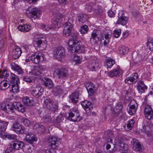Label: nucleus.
<instances>
[{
	"instance_id": "obj_31",
	"label": "nucleus",
	"mask_w": 153,
	"mask_h": 153,
	"mask_svg": "<svg viewBox=\"0 0 153 153\" xmlns=\"http://www.w3.org/2000/svg\"><path fill=\"white\" fill-rule=\"evenodd\" d=\"M143 124V129L144 131H149V129L151 128H152L153 126V124L151 123L149 121H147L145 120L144 121Z\"/></svg>"
},
{
	"instance_id": "obj_56",
	"label": "nucleus",
	"mask_w": 153,
	"mask_h": 153,
	"mask_svg": "<svg viewBox=\"0 0 153 153\" xmlns=\"http://www.w3.org/2000/svg\"><path fill=\"white\" fill-rule=\"evenodd\" d=\"M9 76V73L7 72V71L5 69L3 70L1 75H0V77L4 78L5 77H7Z\"/></svg>"
},
{
	"instance_id": "obj_41",
	"label": "nucleus",
	"mask_w": 153,
	"mask_h": 153,
	"mask_svg": "<svg viewBox=\"0 0 153 153\" xmlns=\"http://www.w3.org/2000/svg\"><path fill=\"white\" fill-rule=\"evenodd\" d=\"M128 48L122 46L119 48V53L121 54L125 55L128 52Z\"/></svg>"
},
{
	"instance_id": "obj_42",
	"label": "nucleus",
	"mask_w": 153,
	"mask_h": 153,
	"mask_svg": "<svg viewBox=\"0 0 153 153\" xmlns=\"http://www.w3.org/2000/svg\"><path fill=\"white\" fill-rule=\"evenodd\" d=\"M8 123L2 121L0 120V131H4L8 125Z\"/></svg>"
},
{
	"instance_id": "obj_23",
	"label": "nucleus",
	"mask_w": 153,
	"mask_h": 153,
	"mask_svg": "<svg viewBox=\"0 0 153 153\" xmlns=\"http://www.w3.org/2000/svg\"><path fill=\"white\" fill-rule=\"evenodd\" d=\"M0 136L3 139L7 138L9 140H14L16 138V136L14 134L5 133L4 132H1Z\"/></svg>"
},
{
	"instance_id": "obj_4",
	"label": "nucleus",
	"mask_w": 153,
	"mask_h": 153,
	"mask_svg": "<svg viewBox=\"0 0 153 153\" xmlns=\"http://www.w3.org/2000/svg\"><path fill=\"white\" fill-rule=\"evenodd\" d=\"M53 53L56 59L61 60L65 57V49L62 47H57L53 50Z\"/></svg>"
},
{
	"instance_id": "obj_33",
	"label": "nucleus",
	"mask_w": 153,
	"mask_h": 153,
	"mask_svg": "<svg viewBox=\"0 0 153 153\" xmlns=\"http://www.w3.org/2000/svg\"><path fill=\"white\" fill-rule=\"evenodd\" d=\"M12 69L16 71L19 74H22L24 71L22 68L18 65L16 64H14L12 65Z\"/></svg>"
},
{
	"instance_id": "obj_51",
	"label": "nucleus",
	"mask_w": 153,
	"mask_h": 153,
	"mask_svg": "<svg viewBox=\"0 0 153 153\" xmlns=\"http://www.w3.org/2000/svg\"><path fill=\"white\" fill-rule=\"evenodd\" d=\"M64 88V86L63 84L61 85H57L56 87L57 91L59 94L61 93Z\"/></svg>"
},
{
	"instance_id": "obj_52",
	"label": "nucleus",
	"mask_w": 153,
	"mask_h": 153,
	"mask_svg": "<svg viewBox=\"0 0 153 153\" xmlns=\"http://www.w3.org/2000/svg\"><path fill=\"white\" fill-rule=\"evenodd\" d=\"M10 101V104L7 103V105H22L19 102H13L11 101L9 99L7 100V102H9Z\"/></svg>"
},
{
	"instance_id": "obj_20",
	"label": "nucleus",
	"mask_w": 153,
	"mask_h": 153,
	"mask_svg": "<svg viewBox=\"0 0 153 153\" xmlns=\"http://www.w3.org/2000/svg\"><path fill=\"white\" fill-rule=\"evenodd\" d=\"M26 141L32 144L37 140V137L33 134H27L25 137Z\"/></svg>"
},
{
	"instance_id": "obj_30",
	"label": "nucleus",
	"mask_w": 153,
	"mask_h": 153,
	"mask_svg": "<svg viewBox=\"0 0 153 153\" xmlns=\"http://www.w3.org/2000/svg\"><path fill=\"white\" fill-rule=\"evenodd\" d=\"M14 109L22 113L24 112L26 109L24 106H11L10 107V111H13Z\"/></svg>"
},
{
	"instance_id": "obj_25",
	"label": "nucleus",
	"mask_w": 153,
	"mask_h": 153,
	"mask_svg": "<svg viewBox=\"0 0 153 153\" xmlns=\"http://www.w3.org/2000/svg\"><path fill=\"white\" fill-rule=\"evenodd\" d=\"M43 85L49 88H53L54 85V84L52 80L48 78H45V80L43 81Z\"/></svg>"
},
{
	"instance_id": "obj_62",
	"label": "nucleus",
	"mask_w": 153,
	"mask_h": 153,
	"mask_svg": "<svg viewBox=\"0 0 153 153\" xmlns=\"http://www.w3.org/2000/svg\"><path fill=\"white\" fill-rule=\"evenodd\" d=\"M125 81L126 83L129 84L132 83L134 82L131 77L126 78Z\"/></svg>"
},
{
	"instance_id": "obj_36",
	"label": "nucleus",
	"mask_w": 153,
	"mask_h": 153,
	"mask_svg": "<svg viewBox=\"0 0 153 153\" xmlns=\"http://www.w3.org/2000/svg\"><path fill=\"white\" fill-rule=\"evenodd\" d=\"M88 19V16L85 14H80L78 15L77 19L79 22L84 23L86 22Z\"/></svg>"
},
{
	"instance_id": "obj_14",
	"label": "nucleus",
	"mask_w": 153,
	"mask_h": 153,
	"mask_svg": "<svg viewBox=\"0 0 153 153\" xmlns=\"http://www.w3.org/2000/svg\"><path fill=\"white\" fill-rule=\"evenodd\" d=\"M12 128L14 131L18 134H21L24 132V127L18 123H14Z\"/></svg>"
},
{
	"instance_id": "obj_5",
	"label": "nucleus",
	"mask_w": 153,
	"mask_h": 153,
	"mask_svg": "<svg viewBox=\"0 0 153 153\" xmlns=\"http://www.w3.org/2000/svg\"><path fill=\"white\" fill-rule=\"evenodd\" d=\"M55 73L58 79L66 80L69 76L68 70L66 68H59L56 70Z\"/></svg>"
},
{
	"instance_id": "obj_61",
	"label": "nucleus",
	"mask_w": 153,
	"mask_h": 153,
	"mask_svg": "<svg viewBox=\"0 0 153 153\" xmlns=\"http://www.w3.org/2000/svg\"><path fill=\"white\" fill-rule=\"evenodd\" d=\"M57 106H48V108L54 113L58 109Z\"/></svg>"
},
{
	"instance_id": "obj_24",
	"label": "nucleus",
	"mask_w": 153,
	"mask_h": 153,
	"mask_svg": "<svg viewBox=\"0 0 153 153\" xmlns=\"http://www.w3.org/2000/svg\"><path fill=\"white\" fill-rule=\"evenodd\" d=\"M31 28V26L30 24H23L17 27V28L19 30L23 32L28 31Z\"/></svg>"
},
{
	"instance_id": "obj_35",
	"label": "nucleus",
	"mask_w": 153,
	"mask_h": 153,
	"mask_svg": "<svg viewBox=\"0 0 153 153\" xmlns=\"http://www.w3.org/2000/svg\"><path fill=\"white\" fill-rule=\"evenodd\" d=\"M138 106H129V107L127 108L128 113L131 115L135 114L136 112L137 108Z\"/></svg>"
},
{
	"instance_id": "obj_9",
	"label": "nucleus",
	"mask_w": 153,
	"mask_h": 153,
	"mask_svg": "<svg viewBox=\"0 0 153 153\" xmlns=\"http://www.w3.org/2000/svg\"><path fill=\"white\" fill-rule=\"evenodd\" d=\"M124 12L120 11L118 13V18L117 24L125 25L128 22V18L124 15Z\"/></svg>"
},
{
	"instance_id": "obj_19",
	"label": "nucleus",
	"mask_w": 153,
	"mask_h": 153,
	"mask_svg": "<svg viewBox=\"0 0 153 153\" xmlns=\"http://www.w3.org/2000/svg\"><path fill=\"white\" fill-rule=\"evenodd\" d=\"M137 87L138 92L140 94L144 93L147 88L142 81H139L138 82Z\"/></svg>"
},
{
	"instance_id": "obj_1",
	"label": "nucleus",
	"mask_w": 153,
	"mask_h": 153,
	"mask_svg": "<svg viewBox=\"0 0 153 153\" xmlns=\"http://www.w3.org/2000/svg\"><path fill=\"white\" fill-rule=\"evenodd\" d=\"M62 33L63 36L65 37H68L71 35L72 38L69 41L68 44L70 47V50L72 52L79 53L83 52L81 49V47L79 45V43L76 40L78 36L77 33L76 32L75 33H71V30L64 29Z\"/></svg>"
},
{
	"instance_id": "obj_18",
	"label": "nucleus",
	"mask_w": 153,
	"mask_h": 153,
	"mask_svg": "<svg viewBox=\"0 0 153 153\" xmlns=\"http://www.w3.org/2000/svg\"><path fill=\"white\" fill-rule=\"evenodd\" d=\"M79 93L77 91L73 92L69 97V101L74 104H76L78 101Z\"/></svg>"
},
{
	"instance_id": "obj_39",
	"label": "nucleus",
	"mask_w": 153,
	"mask_h": 153,
	"mask_svg": "<svg viewBox=\"0 0 153 153\" xmlns=\"http://www.w3.org/2000/svg\"><path fill=\"white\" fill-rule=\"evenodd\" d=\"M123 106H115L113 109V114L115 116H117L121 112Z\"/></svg>"
},
{
	"instance_id": "obj_48",
	"label": "nucleus",
	"mask_w": 153,
	"mask_h": 153,
	"mask_svg": "<svg viewBox=\"0 0 153 153\" xmlns=\"http://www.w3.org/2000/svg\"><path fill=\"white\" fill-rule=\"evenodd\" d=\"M88 30V28L87 26L85 25L82 26L79 30V31L82 34L86 33Z\"/></svg>"
},
{
	"instance_id": "obj_49",
	"label": "nucleus",
	"mask_w": 153,
	"mask_h": 153,
	"mask_svg": "<svg viewBox=\"0 0 153 153\" xmlns=\"http://www.w3.org/2000/svg\"><path fill=\"white\" fill-rule=\"evenodd\" d=\"M100 65L98 62H94L91 65L92 70V71H96L100 66Z\"/></svg>"
},
{
	"instance_id": "obj_47",
	"label": "nucleus",
	"mask_w": 153,
	"mask_h": 153,
	"mask_svg": "<svg viewBox=\"0 0 153 153\" xmlns=\"http://www.w3.org/2000/svg\"><path fill=\"white\" fill-rule=\"evenodd\" d=\"M41 27L42 29L46 31H48L52 29L51 25L48 24H46L45 25H41Z\"/></svg>"
},
{
	"instance_id": "obj_32",
	"label": "nucleus",
	"mask_w": 153,
	"mask_h": 153,
	"mask_svg": "<svg viewBox=\"0 0 153 153\" xmlns=\"http://www.w3.org/2000/svg\"><path fill=\"white\" fill-rule=\"evenodd\" d=\"M115 61L114 59L108 58L107 59L105 62V65L107 68H110L115 64Z\"/></svg>"
},
{
	"instance_id": "obj_17",
	"label": "nucleus",
	"mask_w": 153,
	"mask_h": 153,
	"mask_svg": "<svg viewBox=\"0 0 153 153\" xmlns=\"http://www.w3.org/2000/svg\"><path fill=\"white\" fill-rule=\"evenodd\" d=\"M24 145V143L23 142L17 140L12 141L10 144V145L12 146L14 149L16 150L22 149Z\"/></svg>"
},
{
	"instance_id": "obj_58",
	"label": "nucleus",
	"mask_w": 153,
	"mask_h": 153,
	"mask_svg": "<svg viewBox=\"0 0 153 153\" xmlns=\"http://www.w3.org/2000/svg\"><path fill=\"white\" fill-rule=\"evenodd\" d=\"M82 106L83 109L87 113H89L91 112V109H92L93 108L91 106Z\"/></svg>"
},
{
	"instance_id": "obj_26",
	"label": "nucleus",
	"mask_w": 153,
	"mask_h": 153,
	"mask_svg": "<svg viewBox=\"0 0 153 153\" xmlns=\"http://www.w3.org/2000/svg\"><path fill=\"white\" fill-rule=\"evenodd\" d=\"M134 123L135 121L133 119L128 120L126 124V125L124 126L125 130L128 131L131 130L134 125Z\"/></svg>"
},
{
	"instance_id": "obj_21",
	"label": "nucleus",
	"mask_w": 153,
	"mask_h": 153,
	"mask_svg": "<svg viewBox=\"0 0 153 153\" xmlns=\"http://www.w3.org/2000/svg\"><path fill=\"white\" fill-rule=\"evenodd\" d=\"M121 74L120 71L118 68H116L110 71L108 74V76L111 77L119 76Z\"/></svg>"
},
{
	"instance_id": "obj_54",
	"label": "nucleus",
	"mask_w": 153,
	"mask_h": 153,
	"mask_svg": "<svg viewBox=\"0 0 153 153\" xmlns=\"http://www.w3.org/2000/svg\"><path fill=\"white\" fill-rule=\"evenodd\" d=\"M23 80L27 83H30L32 81V79L30 76H26L23 77Z\"/></svg>"
},
{
	"instance_id": "obj_22",
	"label": "nucleus",
	"mask_w": 153,
	"mask_h": 153,
	"mask_svg": "<svg viewBox=\"0 0 153 153\" xmlns=\"http://www.w3.org/2000/svg\"><path fill=\"white\" fill-rule=\"evenodd\" d=\"M22 53V51L19 47H16L13 50L12 55L13 58L14 59H16L18 58Z\"/></svg>"
},
{
	"instance_id": "obj_55",
	"label": "nucleus",
	"mask_w": 153,
	"mask_h": 153,
	"mask_svg": "<svg viewBox=\"0 0 153 153\" xmlns=\"http://www.w3.org/2000/svg\"><path fill=\"white\" fill-rule=\"evenodd\" d=\"M131 77L133 81L134 82H136L137 81L138 79V74L137 73H134L132 74Z\"/></svg>"
},
{
	"instance_id": "obj_45",
	"label": "nucleus",
	"mask_w": 153,
	"mask_h": 153,
	"mask_svg": "<svg viewBox=\"0 0 153 153\" xmlns=\"http://www.w3.org/2000/svg\"><path fill=\"white\" fill-rule=\"evenodd\" d=\"M23 151L25 153H31L32 151V148L28 145L24 146Z\"/></svg>"
},
{
	"instance_id": "obj_12",
	"label": "nucleus",
	"mask_w": 153,
	"mask_h": 153,
	"mask_svg": "<svg viewBox=\"0 0 153 153\" xmlns=\"http://www.w3.org/2000/svg\"><path fill=\"white\" fill-rule=\"evenodd\" d=\"M131 144L134 150L136 151H142L143 146L138 142V141L134 138L132 139L131 141Z\"/></svg>"
},
{
	"instance_id": "obj_64",
	"label": "nucleus",
	"mask_w": 153,
	"mask_h": 153,
	"mask_svg": "<svg viewBox=\"0 0 153 153\" xmlns=\"http://www.w3.org/2000/svg\"><path fill=\"white\" fill-rule=\"evenodd\" d=\"M63 117L62 115L61 114L59 115L56 117V121L58 123H60L63 120Z\"/></svg>"
},
{
	"instance_id": "obj_43",
	"label": "nucleus",
	"mask_w": 153,
	"mask_h": 153,
	"mask_svg": "<svg viewBox=\"0 0 153 153\" xmlns=\"http://www.w3.org/2000/svg\"><path fill=\"white\" fill-rule=\"evenodd\" d=\"M94 3L90 2L87 3L85 7V9L88 12H91L92 9L94 8Z\"/></svg>"
},
{
	"instance_id": "obj_60",
	"label": "nucleus",
	"mask_w": 153,
	"mask_h": 153,
	"mask_svg": "<svg viewBox=\"0 0 153 153\" xmlns=\"http://www.w3.org/2000/svg\"><path fill=\"white\" fill-rule=\"evenodd\" d=\"M44 102L45 104L46 105H53V102L51 100L48 99H46L44 101Z\"/></svg>"
},
{
	"instance_id": "obj_2",
	"label": "nucleus",
	"mask_w": 153,
	"mask_h": 153,
	"mask_svg": "<svg viewBox=\"0 0 153 153\" xmlns=\"http://www.w3.org/2000/svg\"><path fill=\"white\" fill-rule=\"evenodd\" d=\"M45 37L42 34H37L35 35L33 40V44L34 46L39 48V50H44L46 47V45L45 43Z\"/></svg>"
},
{
	"instance_id": "obj_44",
	"label": "nucleus",
	"mask_w": 153,
	"mask_h": 153,
	"mask_svg": "<svg viewBox=\"0 0 153 153\" xmlns=\"http://www.w3.org/2000/svg\"><path fill=\"white\" fill-rule=\"evenodd\" d=\"M21 122L26 126L30 127L31 126V122L27 118L24 117L21 119Z\"/></svg>"
},
{
	"instance_id": "obj_28",
	"label": "nucleus",
	"mask_w": 153,
	"mask_h": 153,
	"mask_svg": "<svg viewBox=\"0 0 153 153\" xmlns=\"http://www.w3.org/2000/svg\"><path fill=\"white\" fill-rule=\"evenodd\" d=\"M118 146L120 147V150L123 151L122 152L126 153L128 150V147L127 144L124 143L121 141H119L118 143Z\"/></svg>"
},
{
	"instance_id": "obj_6",
	"label": "nucleus",
	"mask_w": 153,
	"mask_h": 153,
	"mask_svg": "<svg viewBox=\"0 0 153 153\" xmlns=\"http://www.w3.org/2000/svg\"><path fill=\"white\" fill-rule=\"evenodd\" d=\"M40 13V10L36 7H30L26 12L27 15L28 17L32 18L34 19L38 18L39 17Z\"/></svg>"
},
{
	"instance_id": "obj_53",
	"label": "nucleus",
	"mask_w": 153,
	"mask_h": 153,
	"mask_svg": "<svg viewBox=\"0 0 153 153\" xmlns=\"http://www.w3.org/2000/svg\"><path fill=\"white\" fill-rule=\"evenodd\" d=\"M45 131V128L44 126L41 125L36 131L38 133L41 134L42 133L44 132Z\"/></svg>"
},
{
	"instance_id": "obj_57",
	"label": "nucleus",
	"mask_w": 153,
	"mask_h": 153,
	"mask_svg": "<svg viewBox=\"0 0 153 153\" xmlns=\"http://www.w3.org/2000/svg\"><path fill=\"white\" fill-rule=\"evenodd\" d=\"M81 57L80 56L77 55H75L74 58V60L76 63L79 64L81 62Z\"/></svg>"
},
{
	"instance_id": "obj_10",
	"label": "nucleus",
	"mask_w": 153,
	"mask_h": 153,
	"mask_svg": "<svg viewBox=\"0 0 153 153\" xmlns=\"http://www.w3.org/2000/svg\"><path fill=\"white\" fill-rule=\"evenodd\" d=\"M76 112V114H74L71 111H70L68 113L69 116L68 117H66L68 120L74 122L79 121L82 119V117L79 116L78 113V111L75 110Z\"/></svg>"
},
{
	"instance_id": "obj_27",
	"label": "nucleus",
	"mask_w": 153,
	"mask_h": 153,
	"mask_svg": "<svg viewBox=\"0 0 153 153\" xmlns=\"http://www.w3.org/2000/svg\"><path fill=\"white\" fill-rule=\"evenodd\" d=\"M19 83H11L12 84V87L10 90V91L14 94L18 93L19 91Z\"/></svg>"
},
{
	"instance_id": "obj_40",
	"label": "nucleus",
	"mask_w": 153,
	"mask_h": 153,
	"mask_svg": "<svg viewBox=\"0 0 153 153\" xmlns=\"http://www.w3.org/2000/svg\"><path fill=\"white\" fill-rule=\"evenodd\" d=\"M147 46L151 51H153V38L150 37L148 39Z\"/></svg>"
},
{
	"instance_id": "obj_50",
	"label": "nucleus",
	"mask_w": 153,
	"mask_h": 153,
	"mask_svg": "<svg viewBox=\"0 0 153 153\" xmlns=\"http://www.w3.org/2000/svg\"><path fill=\"white\" fill-rule=\"evenodd\" d=\"M110 34H108L105 35L104 39H105L103 42L104 45L105 46H106L109 42V36Z\"/></svg>"
},
{
	"instance_id": "obj_59",
	"label": "nucleus",
	"mask_w": 153,
	"mask_h": 153,
	"mask_svg": "<svg viewBox=\"0 0 153 153\" xmlns=\"http://www.w3.org/2000/svg\"><path fill=\"white\" fill-rule=\"evenodd\" d=\"M121 33V30H115L114 31V36L116 38H118Z\"/></svg>"
},
{
	"instance_id": "obj_29",
	"label": "nucleus",
	"mask_w": 153,
	"mask_h": 153,
	"mask_svg": "<svg viewBox=\"0 0 153 153\" xmlns=\"http://www.w3.org/2000/svg\"><path fill=\"white\" fill-rule=\"evenodd\" d=\"M42 120L46 123H50L52 121V119L51 116L48 115V114L44 112L43 113L42 115L40 116Z\"/></svg>"
},
{
	"instance_id": "obj_7",
	"label": "nucleus",
	"mask_w": 153,
	"mask_h": 153,
	"mask_svg": "<svg viewBox=\"0 0 153 153\" xmlns=\"http://www.w3.org/2000/svg\"><path fill=\"white\" fill-rule=\"evenodd\" d=\"M102 34L100 31L94 30L91 33L90 41L91 43H97L101 39Z\"/></svg>"
},
{
	"instance_id": "obj_34",
	"label": "nucleus",
	"mask_w": 153,
	"mask_h": 153,
	"mask_svg": "<svg viewBox=\"0 0 153 153\" xmlns=\"http://www.w3.org/2000/svg\"><path fill=\"white\" fill-rule=\"evenodd\" d=\"M22 101L25 105H32L33 104V101L27 97H23Z\"/></svg>"
},
{
	"instance_id": "obj_8",
	"label": "nucleus",
	"mask_w": 153,
	"mask_h": 153,
	"mask_svg": "<svg viewBox=\"0 0 153 153\" xmlns=\"http://www.w3.org/2000/svg\"><path fill=\"white\" fill-rule=\"evenodd\" d=\"M62 18V15H57L53 18L51 25L52 29H57L61 27L60 22Z\"/></svg>"
},
{
	"instance_id": "obj_63",
	"label": "nucleus",
	"mask_w": 153,
	"mask_h": 153,
	"mask_svg": "<svg viewBox=\"0 0 153 153\" xmlns=\"http://www.w3.org/2000/svg\"><path fill=\"white\" fill-rule=\"evenodd\" d=\"M115 14V12L112 11V10H110L108 12V16L111 18L114 17Z\"/></svg>"
},
{
	"instance_id": "obj_16",
	"label": "nucleus",
	"mask_w": 153,
	"mask_h": 153,
	"mask_svg": "<svg viewBox=\"0 0 153 153\" xmlns=\"http://www.w3.org/2000/svg\"><path fill=\"white\" fill-rule=\"evenodd\" d=\"M144 113L146 117L148 120H151L153 117V111L150 106H145Z\"/></svg>"
},
{
	"instance_id": "obj_13",
	"label": "nucleus",
	"mask_w": 153,
	"mask_h": 153,
	"mask_svg": "<svg viewBox=\"0 0 153 153\" xmlns=\"http://www.w3.org/2000/svg\"><path fill=\"white\" fill-rule=\"evenodd\" d=\"M30 91L33 96L38 98L43 94V89L40 87L36 86L35 88H32Z\"/></svg>"
},
{
	"instance_id": "obj_11",
	"label": "nucleus",
	"mask_w": 153,
	"mask_h": 153,
	"mask_svg": "<svg viewBox=\"0 0 153 153\" xmlns=\"http://www.w3.org/2000/svg\"><path fill=\"white\" fill-rule=\"evenodd\" d=\"M44 59L43 54L39 53L38 54H33L30 57V60L34 63L37 64L42 62Z\"/></svg>"
},
{
	"instance_id": "obj_38",
	"label": "nucleus",
	"mask_w": 153,
	"mask_h": 153,
	"mask_svg": "<svg viewBox=\"0 0 153 153\" xmlns=\"http://www.w3.org/2000/svg\"><path fill=\"white\" fill-rule=\"evenodd\" d=\"M10 87V84L7 82V81H2L0 83V89L4 90Z\"/></svg>"
},
{
	"instance_id": "obj_46",
	"label": "nucleus",
	"mask_w": 153,
	"mask_h": 153,
	"mask_svg": "<svg viewBox=\"0 0 153 153\" xmlns=\"http://www.w3.org/2000/svg\"><path fill=\"white\" fill-rule=\"evenodd\" d=\"M64 28L66 30H71V32L73 28V25L69 22H67L65 23Z\"/></svg>"
},
{
	"instance_id": "obj_37",
	"label": "nucleus",
	"mask_w": 153,
	"mask_h": 153,
	"mask_svg": "<svg viewBox=\"0 0 153 153\" xmlns=\"http://www.w3.org/2000/svg\"><path fill=\"white\" fill-rule=\"evenodd\" d=\"M10 77L11 79L10 82L11 83H20L19 78L15 74L11 73Z\"/></svg>"
},
{
	"instance_id": "obj_15",
	"label": "nucleus",
	"mask_w": 153,
	"mask_h": 153,
	"mask_svg": "<svg viewBox=\"0 0 153 153\" xmlns=\"http://www.w3.org/2000/svg\"><path fill=\"white\" fill-rule=\"evenodd\" d=\"M85 86L89 96H92L95 89V85L92 82H88L85 84Z\"/></svg>"
},
{
	"instance_id": "obj_3",
	"label": "nucleus",
	"mask_w": 153,
	"mask_h": 153,
	"mask_svg": "<svg viewBox=\"0 0 153 153\" xmlns=\"http://www.w3.org/2000/svg\"><path fill=\"white\" fill-rule=\"evenodd\" d=\"M59 140L60 139L56 136L50 137L48 141L52 149L45 150L44 153H56V150L53 149L56 148L60 144Z\"/></svg>"
}]
</instances>
